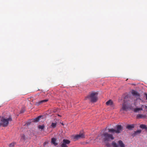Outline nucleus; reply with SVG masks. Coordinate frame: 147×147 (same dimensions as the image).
I'll use <instances>...</instances> for the list:
<instances>
[{"label": "nucleus", "instance_id": "16", "mask_svg": "<svg viewBox=\"0 0 147 147\" xmlns=\"http://www.w3.org/2000/svg\"><path fill=\"white\" fill-rule=\"evenodd\" d=\"M141 130H138L134 132V135H137L138 134H140L141 133Z\"/></svg>", "mask_w": 147, "mask_h": 147}, {"label": "nucleus", "instance_id": "15", "mask_svg": "<svg viewBox=\"0 0 147 147\" xmlns=\"http://www.w3.org/2000/svg\"><path fill=\"white\" fill-rule=\"evenodd\" d=\"M134 127V125H128L127 126V128L129 129H131Z\"/></svg>", "mask_w": 147, "mask_h": 147}, {"label": "nucleus", "instance_id": "24", "mask_svg": "<svg viewBox=\"0 0 147 147\" xmlns=\"http://www.w3.org/2000/svg\"><path fill=\"white\" fill-rule=\"evenodd\" d=\"M24 112V111H20V113H23Z\"/></svg>", "mask_w": 147, "mask_h": 147}, {"label": "nucleus", "instance_id": "1", "mask_svg": "<svg viewBox=\"0 0 147 147\" xmlns=\"http://www.w3.org/2000/svg\"><path fill=\"white\" fill-rule=\"evenodd\" d=\"M101 136L102 139L105 142L109 141L114 139L112 134H108L107 131L104 132Z\"/></svg>", "mask_w": 147, "mask_h": 147}, {"label": "nucleus", "instance_id": "7", "mask_svg": "<svg viewBox=\"0 0 147 147\" xmlns=\"http://www.w3.org/2000/svg\"><path fill=\"white\" fill-rule=\"evenodd\" d=\"M84 137V135L83 133H80L79 134H77L74 136V139L75 140L82 138Z\"/></svg>", "mask_w": 147, "mask_h": 147}, {"label": "nucleus", "instance_id": "13", "mask_svg": "<svg viewBox=\"0 0 147 147\" xmlns=\"http://www.w3.org/2000/svg\"><path fill=\"white\" fill-rule=\"evenodd\" d=\"M106 105H107L112 106L113 105V102L111 100H109L106 103Z\"/></svg>", "mask_w": 147, "mask_h": 147}, {"label": "nucleus", "instance_id": "21", "mask_svg": "<svg viewBox=\"0 0 147 147\" xmlns=\"http://www.w3.org/2000/svg\"><path fill=\"white\" fill-rule=\"evenodd\" d=\"M25 136L24 135H22L21 138V140H25Z\"/></svg>", "mask_w": 147, "mask_h": 147}, {"label": "nucleus", "instance_id": "19", "mask_svg": "<svg viewBox=\"0 0 147 147\" xmlns=\"http://www.w3.org/2000/svg\"><path fill=\"white\" fill-rule=\"evenodd\" d=\"M15 143L14 142H12L10 144H9V147H13L15 144Z\"/></svg>", "mask_w": 147, "mask_h": 147}, {"label": "nucleus", "instance_id": "2", "mask_svg": "<svg viewBox=\"0 0 147 147\" xmlns=\"http://www.w3.org/2000/svg\"><path fill=\"white\" fill-rule=\"evenodd\" d=\"M12 120L11 118L9 117L7 119H5L3 117H0V127L1 126L6 127L9 124V122Z\"/></svg>", "mask_w": 147, "mask_h": 147}, {"label": "nucleus", "instance_id": "20", "mask_svg": "<svg viewBox=\"0 0 147 147\" xmlns=\"http://www.w3.org/2000/svg\"><path fill=\"white\" fill-rule=\"evenodd\" d=\"M56 124L55 123H52L51 124V126L53 128H55L56 126Z\"/></svg>", "mask_w": 147, "mask_h": 147}, {"label": "nucleus", "instance_id": "22", "mask_svg": "<svg viewBox=\"0 0 147 147\" xmlns=\"http://www.w3.org/2000/svg\"><path fill=\"white\" fill-rule=\"evenodd\" d=\"M141 107L142 108V109L144 108L146 110L147 109V106L146 105H142L141 106Z\"/></svg>", "mask_w": 147, "mask_h": 147}, {"label": "nucleus", "instance_id": "8", "mask_svg": "<svg viewBox=\"0 0 147 147\" xmlns=\"http://www.w3.org/2000/svg\"><path fill=\"white\" fill-rule=\"evenodd\" d=\"M129 109H130V107L127 104H125V103L123 104L122 109L123 110L127 111Z\"/></svg>", "mask_w": 147, "mask_h": 147}, {"label": "nucleus", "instance_id": "23", "mask_svg": "<svg viewBox=\"0 0 147 147\" xmlns=\"http://www.w3.org/2000/svg\"><path fill=\"white\" fill-rule=\"evenodd\" d=\"M132 94L133 95H135L138 93V92H132Z\"/></svg>", "mask_w": 147, "mask_h": 147}, {"label": "nucleus", "instance_id": "9", "mask_svg": "<svg viewBox=\"0 0 147 147\" xmlns=\"http://www.w3.org/2000/svg\"><path fill=\"white\" fill-rule=\"evenodd\" d=\"M48 100V99H45L43 100H42L40 101L36 102V103L35 105L37 106H38L40 104H43V103H45L47 102Z\"/></svg>", "mask_w": 147, "mask_h": 147}, {"label": "nucleus", "instance_id": "14", "mask_svg": "<svg viewBox=\"0 0 147 147\" xmlns=\"http://www.w3.org/2000/svg\"><path fill=\"white\" fill-rule=\"evenodd\" d=\"M42 117L41 116H39L35 118L34 119V121L35 122L38 121Z\"/></svg>", "mask_w": 147, "mask_h": 147}, {"label": "nucleus", "instance_id": "27", "mask_svg": "<svg viewBox=\"0 0 147 147\" xmlns=\"http://www.w3.org/2000/svg\"><path fill=\"white\" fill-rule=\"evenodd\" d=\"M107 128H106V129H105V131L107 130Z\"/></svg>", "mask_w": 147, "mask_h": 147}, {"label": "nucleus", "instance_id": "26", "mask_svg": "<svg viewBox=\"0 0 147 147\" xmlns=\"http://www.w3.org/2000/svg\"><path fill=\"white\" fill-rule=\"evenodd\" d=\"M146 130L147 131V127H146Z\"/></svg>", "mask_w": 147, "mask_h": 147}, {"label": "nucleus", "instance_id": "18", "mask_svg": "<svg viewBox=\"0 0 147 147\" xmlns=\"http://www.w3.org/2000/svg\"><path fill=\"white\" fill-rule=\"evenodd\" d=\"M38 127L39 129H41L42 130L44 129V125H39L38 126Z\"/></svg>", "mask_w": 147, "mask_h": 147}, {"label": "nucleus", "instance_id": "12", "mask_svg": "<svg viewBox=\"0 0 147 147\" xmlns=\"http://www.w3.org/2000/svg\"><path fill=\"white\" fill-rule=\"evenodd\" d=\"M56 139L54 138H53L51 139V143L52 144L55 146H56L58 144V143L56 142Z\"/></svg>", "mask_w": 147, "mask_h": 147}, {"label": "nucleus", "instance_id": "10", "mask_svg": "<svg viewBox=\"0 0 147 147\" xmlns=\"http://www.w3.org/2000/svg\"><path fill=\"white\" fill-rule=\"evenodd\" d=\"M142 110V108H136L134 109V111L135 112H139L140 111Z\"/></svg>", "mask_w": 147, "mask_h": 147}, {"label": "nucleus", "instance_id": "11", "mask_svg": "<svg viewBox=\"0 0 147 147\" xmlns=\"http://www.w3.org/2000/svg\"><path fill=\"white\" fill-rule=\"evenodd\" d=\"M146 115L143 114H139L137 115V117L138 118H145Z\"/></svg>", "mask_w": 147, "mask_h": 147}, {"label": "nucleus", "instance_id": "6", "mask_svg": "<svg viewBox=\"0 0 147 147\" xmlns=\"http://www.w3.org/2000/svg\"><path fill=\"white\" fill-rule=\"evenodd\" d=\"M70 142L69 140H67L64 139L63 140V143L61 146V147H68V145Z\"/></svg>", "mask_w": 147, "mask_h": 147}, {"label": "nucleus", "instance_id": "3", "mask_svg": "<svg viewBox=\"0 0 147 147\" xmlns=\"http://www.w3.org/2000/svg\"><path fill=\"white\" fill-rule=\"evenodd\" d=\"M97 95L98 93L97 92H92L90 95L87 96L86 98V99H88L92 102H95L98 99Z\"/></svg>", "mask_w": 147, "mask_h": 147}, {"label": "nucleus", "instance_id": "4", "mask_svg": "<svg viewBox=\"0 0 147 147\" xmlns=\"http://www.w3.org/2000/svg\"><path fill=\"white\" fill-rule=\"evenodd\" d=\"M108 132H111L112 133H116L118 134L120 133L122 130V127L121 125H117V129H108Z\"/></svg>", "mask_w": 147, "mask_h": 147}, {"label": "nucleus", "instance_id": "17", "mask_svg": "<svg viewBox=\"0 0 147 147\" xmlns=\"http://www.w3.org/2000/svg\"><path fill=\"white\" fill-rule=\"evenodd\" d=\"M140 128H141L142 129H146V127L144 125L141 124L140 125Z\"/></svg>", "mask_w": 147, "mask_h": 147}, {"label": "nucleus", "instance_id": "25", "mask_svg": "<svg viewBox=\"0 0 147 147\" xmlns=\"http://www.w3.org/2000/svg\"><path fill=\"white\" fill-rule=\"evenodd\" d=\"M146 99H147V94H146Z\"/></svg>", "mask_w": 147, "mask_h": 147}, {"label": "nucleus", "instance_id": "5", "mask_svg": "<svg viewBox=\"0 0 147 147\" xmlns=\"http://www.w3.org/2000/svg\"><path fill=\"white\" fill-rule=\"evenodd\" d=\"M118 143L119 145H117L115 142H113L112 143V145L114 147H119V146L120 147H125L124 144L121 141H119Z\"/></svg>", "mask_w": 147, "mask_h": 147}]
</instances>
